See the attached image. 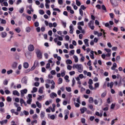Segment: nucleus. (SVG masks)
I'll list each match as a JSON object with an SVG mask.
<instances>
[{"mask_svg":"<svg viewBox=\"0 0 125 125\" xmlns=\"http://www.w3.org/2000/svg\"><path fill=\"white\" fill-rule=\"evenodd\" d=\"M23 67L25 69H28L29 68V63L27 62L23 63Z\"/></svg>","mask_w":125,"mask_h":125,"instance_id":"obj_15","label":"nucleus"},{"mask_svg":"<svg viewBox=\"0 0 125 125\" xmlns=\"http://www.w3.org/2000/svg\"><path fill=\"white\" fill-rule=\"evenodd\" d=\"M0 110L1 112V113H5V109L2 107H1L0 108Z\"/></svg>","mask_w":125,"mask_h":125,"instance_id":"obj_48","label":"nucleus"},{"mask_svg":"<svg viewBox=\"0 0 125 125\" xmlns=\"http://www.w3.org/2000/svg\"><path fill=\"white\" fill-rule=\"evenodd\" d=\"M116 104H112L110 106V109H114Z\"/></svg>","mask_w":125,"mask_h":125,"instance_id":"obj_47","label":"nucleus"},{"mask_svg":"<svg viewBox=\"0 0 125 125\" xmlns=\"http://www.w3.org/2000/svg\"><path fill=\"white\" fill-rule=\"evenodd\" d=\"M63 82V79L62 78H60L58 80V84H61Z\"/></svg>","mask_w":125,"mask_h":125,"instance_id":"obj_27","label":"nucleus"},{"mask_svg":"<svg viewBox=\"0 0 125 125\" xmlns=\"http://www.w3.org/2000/svg\"><path fill=\"white\" fill-rule=\"evenodd\" d=\"M5 93H6V94H10V91L9 90H5Z\"/></svg>","mask_w":125,"mask_h":125,"instance_id":"obj_61","label":"nucleus"},{"mask_svg":"<svg viewBox=\"0 0 125 125\" xmlns=\"http://www.w3.org/2000/svg\"><path fill=\"white\" fill-rule=\"evenodd\" d=\"M27 20L28 21H31V20H32V17L31 16H27L26 17Z\"/></svg>","mask_w":125,"mask_h":125,"instance_id":"obj_38","label":"nucleus"},{"mask_svg":"<svg viewBox=\"0 0 125 125\" xmlns=\"http://www.w3.org/2000/svg\"><path fill=\"white\" fill-rule=\"evenodd\" d=\"M86 110H87L86 107H83L82 108H81L80 111L81 112V114H84V112H85Z\"/></svg>","mask_w":125,"mask_h":125,"instance_id":"obj_10","label":"nucleus"},{"mask_svg":"<svg viewBox=\"0 0 125 125\" xmlns=\"http://www.w3.org/2000/svg\"><path fill=\"white\" fill-rule=\"evenodd\" d=\"M3 84L4 85H7V84H8V81L4 80L3 82Z\"/></svg>","mask_w":125,"mask_h":125,"instance_id":"obj_45","label":"nucleus"},{"mask_svg":"<svg viewBox=\"0 0 125 125\" xmlns=\"http://www.w3.org/2000/svg\"><path fill=\"white\" fill-rule=\"evenodd\" d=\"M88 83L89 84H92V83H93V82L92 81V80L91 79H90L89 80Z\"/></svg>","mask_w":125,"mask_h":125,"instance_id":"obj_57","label":"nucleus"},{"mask_svg":"<svg viewBox=\"0 0 125 125\" xmlns=\"http://www.w3.org/2000/svg\"><path fill=\"white\" fill-rule=\"evenodd\" d=\"M78 25H79V26H84V23L83 22V21H80L78 23Z\"/></svg>","mask_w":125,"mask_h":125,"instance_id":"obj_32","label":"nucleus"},{"mask_svg":"<svg viewBox=\"0 0 125 125\" xmlns=\"http://www.w3.org/2000/svg\"><path fill=\"white\" fill-rule=\"evenodd\" d=\"M45 116V113L44 111H41L40 117L41 119H43Z\"/></svg>","mask_w":125,"mask_h":125,"instance_id":"obj_12","label":"nucleus"},{"mask_svg":"<svg viewBox=\"0 0 125 125\" xmlns=\"http://www.w3.org/2000/svg\"><path fill=\"white\" fill-rule=\"evenodd\" d=\"M33 92H37L38 91V88L36 87L33 88Z\"/></svg>","mask_w":125,"mask_h":125,"instance_id":"obj_55","label":"nucleus"},{"mask_svg":"<svg viewBox=\"0 0 125 125\" xmlns=\"http://www.w3.org/2000/svg\"><path fill=\"white\" fill-rule=\"evenodd\" d=\"M7 36V33L6 32H2L1 33V37L2 38H5Z\"/></svg>","mask_w":125,"mask_h":125,"instance_id":"obj_22","label":"nucleus"},{"mask_svg":"<svg viewBox=\"0 0 125 125\" xmlns=\"http://www.w3.org/2000/svg\"><path fill=\"white\" fill-rule=\"evenodd\" d=\"M66 90L68 91V92H71V91H72V89L71 88V87H66Z\"/></svg>","mask_w":125,"mask_h":125,"instance_id":"obj_36","label":"nucleus"},{"mask_svg":"<svg viewBox=\"0 0 125 125\" xmlns=\"http://www.w3.org/2000/svg\"><path fill=\"white\" fill-rule=\"evenodd\" d=\"M22 81L23 83H25V84H27V79L23 78L22 79Z\"/></svg>","mask_w":125,"mask_h":125,"instance_id":"obj_39","label":"nucleus"},{"mask_svg":"<svg viewBox=\"0 0 125 125\" xmlns=\"http://www.w3.org/2000/svg\"><path fill=\"white\" fill-rule=\"evenodd\" d=\"M106 96V93L104 92L103 94H102V98H104Z\"/></svg>","mask_w":125,"mask_h":125,"instance_id":"obj_64","label":"nucleus"},{"mask_svg":"<svg viewBox=\"0 0 125 125\" xmlns=\"http://www.w3.org/2000/svg\"><path fill=\"white\" fill-rule=\"evenodd\" d=\"M13 73V70L12 69H10L7 71V75H10V74H12Z\"/></svg>","mask_w":125,"mask_h":125,"instance_id":"obj_35","label":"nucleus"},{"mask_svg":"<svg viewBox=\"0 0 125 125\" xmlns=\"http://www.w3.org/2000/svg\"><path fill=\"white\" fill-rule=\"evenodd\" d=\"M114 11L115 13V14L117 15H120V11L118 10H117V9H114Z\"/></svg>","mask_w":125,"mask_h":125,"instance_id":"obj_24","label":"nucleus"},{"mask_svg":"<svg viewBox=\"0 0 125 125\" xmlns=\"http://www.w3.org/2000/svg\"><path fill=\"white\" fill-rule=\"evenodd\" d=\"M88 108H89V109H90V110H92L93 109V105L89 104L88 105Z\"/></svg>","mask_w":125,"mask_h":125,"instance_id":"obj_58","label":"nucleus"},{"mask_svg":"<svg viewBox=\"0 0 125 125\" xmlns=\"http://www.w3.org/2000/svg\"><path fill=\"white\" fill-rule=\"evenodd\" d=\"M23 114H24L25 116H28V115H29V112H28L26 110H24Z\"/></svg>","mask_w":125,"mask_h":125,"instance_id":"obj_49","label":"nucleus"},{"mask_svg":"<svg viewBox=\"0 0 125 125\" xmlns=\"http://www.w3.org/2000/svg\"><path fill=\"white\" fill-rule=\"evenodd\" d=\"M88 101H89V103H93L94 101L93 100V98H92V97H90Z\"/></svg>","mask_w":125,"mask_h":125,"instance_id":"obj_23","label":"nucleus"},{"mask_svg":"<svg viewBox=\"0 0 125 125\" xmlns=\"http://www.w3.org/2000/svg\"><path fill=\"white\" fill-rule=\"evenodd\" d=\"M44 88V87L43 86H42L39 88V92H40V93H43V91L42 90H43Z\"/></svg>","mask_w":125,"mask_h":125,"instance_id":"obj_20","label":"nucleus"},{"mask_svg":"<svg viewBox=\"0 0 125 125\" xmlns=\"http://www.w3.org/2000/svg\"><path fill=\"white\" fill-rule=\"evenodd\" d=\"M39 25V22H35L34 23V26L35 27H38Z\"/></svg>","mask_w":125,"mask_h":125,"instance_id":"obj_63","label":"nucleus"},{"mask_svg":"<svg viewBox=\"0 0 125 125\" xmlns=\"http://www.w3.org/2000/svg\"><path fill=\"white\" fill-rule=\"evenodd\" d=\"M1 24H6V21L5 20L1 19Z\"/></svg>","mask_w":125,"mask_h":125,"instance_id":"obj_44","label":"nucleus"},{"mask_svg":"<svg viewBox=\"0 0 125 125\" xmlns=\"http://www.w3.org/2000/svg\"><path fill=\"white\" fill-rule=\"evenodd\" d=\"M39 13L41 15H43V14H44V11H43V10H39Z\"/></svg>","mask_w":125,"mask_h":125,"instance_id":"obj_40","label":"nucleus"},{"mask_svg":"<svg viewBox=\"0 0 125 125\" xmlns=\"http://www.w3.org/2000/svg\"><path fill=\"white\" fill-rule=\"evenodd\" d=\"M80 9H82V10H85L86 9V7L84 6V5H82L81 6V8Z\"/></svg>","mask_w":125,"mask_h":125,"instance_id":"obj_33","label":"nucleus"},{"mask_svg":"<svg viewBox=\"0 0 125 125\" xmlns=\"http://www.w3.org/2000/svg\"><path fill=\"white\" fill-rule=\"evenodd\" d=\"M36 64L37 65H38V63L35 62H34V64L33 65V66L31 68V69H30L31 71H34V70H35V69H36V67H37V66H35Z\"/></svg>","mask_w":125,"mask_h":125,"instance_id":"obj_11","label":"nucleus"},{"mask_svg":"<svg viewBox=\"0 0 125 125\" xmlns=\"http://www.w3.org/2000/svg\"><path fill=\"white\" fill-rule=\"evenodd\" d=\"M6 100L7 102H11L12 101V98H10V97L8 96L6 98Z\"/></svg>","mask_w":125,"mask_h":125,"instance_id":"obj_30","label":"nucleus"},{"mask_svg":"<svg viewBox=\"0 0 125 125\" xmlns=\"http://www.w3.org/2000/svg\"><path fill=\"white\" fill-rule=\"evenodd\" d=\"M65 41H69V40H70V37L68 35H66L65 36Z\"/></svg>","mask_w":125,"mask_h":125,"instance_id":"obj_54","label":"nucleus"},{"mask_svg":"<svg viewBox=\"0 0 125 125\" xmlns=\"http://www.w3.org/2000/svg\"><path fill=\"white\" fill-rule=\"evenodd\" d=\"M76 5L78 6H81V4H82L81 3V1H79V0H76Z\"/></svg>","mask_w":125,"mask_h":125,"instance_id":"obj_29","label":"nucleus"},{"mask_svg":"<svg viewBox=\"0 0 125 125\" xmlns=\"http://www.w3.org/2000/svg\"><path fill=\"white\" fill-rule=\"evenodd\" d=\"M96 7L98 9H101V6L99 4H97V5H96Z\"/></svg>","mask_w":125,"mask_h":125,"instance_id":"obj_60","label":"nucleus"},{"mask_svg":"<svg viewBox=\"0 0 125 125\" xmlns=\"http://www.w3.org/2000/svg\"><path fill=\"white\" fill-rule=\"evenodd\" d=\"M28 51H30V52L34 51V50H35V46H34V45L33 44H30L28 46Z\"/></svg>","mask_w":125,"mask_h":125,"instance_id":"obj_5","label":"nucleus"},{"mask_svg":"<svg viewBox=\"0 0 125 125\" xmlns=\"http://www.w3.org/2000/svg\"><path fill=\"white\" fill-rule=\"evenodd\" d=\"M75 74L76 72H75L74 71L69 72V75L70 76H73V75H75Z\"/></svg>","mask_w":125,"mask_h":125,"instance_id":"obj_43","label":"nucleus"},{"mask_svg":"<svg viewBox=\"0 0 125 125\" xmlns=\"http://www.w3.org/2000/svg\"><path fill=\"white\" fill-rule=\"evenodd\" d=\"M74 67H75L76 69H78V72L79 73H82L83 72V65L82 64H74Z\"/></svg>","mask_w":125,"mask_h":125,"instance_id":"obj_2","label":"nucleus"},{"mask_svg":"<svg viewBox=\"0 0 125 125\" xmlns=\"http://www.w3.org/2000/svg\"><path fill=\"white\" fill-rule=\"evenodd\" d=\"M72 63H73V62L71 60H67L66 61V64H72Z\"/></svg>","mask_w":125,"mask_h":125,"instance_id":"obj_28","label":"nucleus"},{"mask_svg":"<svg viewBox=\"0 0 125 125\" xmlns=\"http://www.w3.org/2000/svg\"><path fill=\"white\" fill-rule=\"evenodd\" d=\"M93 23H94V21H90L88 22V26H91V25L93 24Z\"/></svg>","mask_w":125,"mask_h":125,"instance_id":"obj_46","label":"nucleus"},{"mask_svg":"<svg viewBox=\"0 0 125 125\" xmlns=\"http://www.w3.org/2000/svg\"><path fill=\"white\" fill-rule=\"evenodd\" d=\"M10 51L15 52V51H16V48L14 47V48H11Z\"/></svg>","mask_w":125,"mask_h":125,"instance_id":"obj_51","label":"nucleus"},{"mask_svg":"<svg viewBox=\"0 0 125 125\" xmlns=\"http://www.w3.org/2000/svg\"><path fill=\"white\" fill-rule=\"evenodd\" d=\"M73 58L76 63H77L79 61V58H78V57L77 56H73Z\"/></svg>","mask_w":125,"mask_h":125,"instance_id":"obj_21","label":"nucleus"},{"mask_svg":"<svg viewBox=\"0 0 125 125\" xmlns=\"http://www.w3.org/2000/svg\"><path fill=\"white\" fill-rule=\"evenodd\" d=\"M86 46L88 47L89 46V44H88V39H85L83 41Z\"/></svg>","mask_w":125,"mask_h":125,"instance_id":"obj_14","label":"nucleus"},{"mask_svg":"<svg viewBox=\"0 0 125 125\" xmlns=\"http://www.w3.org/2000/svg\"><path fill=\"white\" fill-rule=\"evenodd\" d=\"M91 54L89 55V56L91 59H94V51L91 50L90 51Z\"/></svg>","mask_w":125,"mask_h":125,"instance_id":"obj_8","label":"nucleus"},{"mask_svg":"<svg viewBox=\"0 0 125 125\" xmlns=\"http://www.w3.org/2000/svg\"><path fill=\"white\" fill-rule=\"evenodd\" d=\"M54 88H55V83L54 82V81H52L51 89H54Z\"/></svg>","mask_w":125,"mask_h":125,"instance_id":"obj_18","label":"nucleus"},{"mask_svg":"<svg viewBox=\"0 0 125 125\" xmlns=\"http://www.w3.org/2000/svg\"><path fill=\"white\" fill-rule=\"evenodd\" d=\"M117 68V63L116 62H114L112 66L111 67V70H115Z\"/></svg>","mask_w":125,"mask_h":125,"instance_id":"obj_17","label":"nucleus"},{"mask_svg":"<svg viewBox=\"0 0 125 125\" xmlns=\"http://www.w3.org/2000/svg\"><path fill=\"white\" fill-rule=\"evenodd\" d=\"M15 31L17 32V33H20V32H21V29L20 28L18 27L15 29Z\"/></svg>","mask_w":125,"mask_h":125,"instance_id":"obj_41","label":"nucleus"},{"mask_svg":"<svg viewBox=\"0 0 125 125\" xmlns=\"http://www.w3.org/2000/svg\"><path fill=\"white\" fill-rule=\"evenodd\" d=\"M13 95H17V96H20V94L19 93V92H18L17 90H14L13 91Z\"/></svg>","mask_w":125,"mask_h":125,"instance_id":"obj_9","label":"nucleus"},{"mask_svg":"<svg viewBox=\"0 0 125 125\" xmlns=\"http://www.w3.org/2000/svg\"><path fill=\"white\" fill-rule=\"evenodd\" d=\"M79 13L82 17L83 16V11L82 9H79Z\"/></svg>","mask_w":125,"mask_h":125,"instance_id":"obj_25","label":"nucleus"},{"mask_svg":"<svg viewBox=\"0 0 125 125\" xmlns=\"http://www.w3.org/2000/svg\"><path fill=\"white\" fill-rule=\"evenodd\" d=\"M113 85H114V82H111L110 83H108L107 84V87H110V88L111 89V93L112 94H114V93H115V90L113 89Z\"/></svg>","mask_w":125,"mask_h":125,"instance_id":"obj_1","label":"nucleus"},{"mask_svg":"<svg viewBox=\"0 0 125 125\" xmlns=\"http://www.w3.org/2000/svg\"><path fill=\"white\" fill-rule=\"evenodd\" d=\"M98 103H99L100 106H101V105H102V104H103V101L102 100V99H101V98L98 99Z\"/></svg>","mask_w":125,"mask_h":125,"instance_id":"obj_16","label":"nucleus"},{"mask_svg":"<svg viewBox=\"0 0 125 125\" xmlns=\"http://www.w3.org/2000/svg\"><path fill=\"white\" fill-rule=\"evenodd\" d=\"M67 69L68 70H69V71H71V70H72V66H71L70 65H67Z\"/></svg>","mask_w":125,"mask_h":125,"instance_id":"obj_56","label":"nucleus"},{"mask_svg":"<svg viewBox=\"0 0 125 125\" xmlns=\"http://www.w3.org/2000/svg\"><path fill=\"white\" fill-rule=\"evenodd\" d=\"M4 106V104L2 102H0V108H2Z\"/></svg>","mask_w":125,"mask_h":125,"instance_id":"obj_50","label":"nucleus"},{"mask_svg":"<svg viewBox=\"0 0 125 125\" xmlns=\"http://www.w3.org/2000/svg\"><path fill=\"white\" fill-rule=\"evenodd\" d=\"M31 102H32V99H28L27 101V104L31 105Z\"/></svg>","mask_w":125,"mask_h":125,"instance_id":"obj_37","label":"nucleus"},{"mask_svg":"<svg viewBox=\"0 0 125 125\" xmlns=\"http://www.w3.org/2000/svg\"><path fill=\"white\" fill-rule=\"evenodd\" d=\"M50 96L51 98L53 99L54 97H57V94L54 92H52L51 94H50Z\"/></svg>","mask_w":125,"mask_h":125,"instance_id":"obj_7","label":"nucleus"},{"mask_svg":"<svg viewBox=\"0 0 125 125\" xmlns=\"http://www.w3.org/2000/svg\"><path fill=\"white\" fill-rule=\"evenodd\" d=\"M51 8H53V10L55 11H59V12H61L60 9H59V8H54V5H51Z\"/></svg>","mask_w":125,"mask_h":125,"instance_id":"obj_13","label":"nucleus"},{"mask_svg":"<svg viewBox=\"0 0 125 125\" xmlns=\"http://www.w3.org/2000/svg\"><path fill=\"white\" fill-rule=\"evenodd\" d=\"M110 2L114 7L118 6V2L117 1V0H110Z\"/></svg>","mask_w":125,"mask_h":125,"instance_id":"obj_4","label":"nucleus"},{"mask_svg":"<svg viewBox=\"0 0 125 125\" xmlns=\"http://www.w3.org/2000/svg\"><path fill=\"white\" fill-rule=\"evenodd\" d=\"M51 75H55V74H56V71H55V70H52L51 71Z\"/></svg>","mask_w":125,"mask_h":125,"instance_id":"obj_62","label":"nucleus"},{"mask_svg":"<svg viewBox=\"0 0 125 125\" xmlns=\"http://www.w3.org/2000/svg\"><path fill=\"white\" fill-rule=\"evenodd\" d=\"M12 67L13 68H16V67H17V62H14L12 65Z\"/></svg>","mask_w":125,"mask_h":125,"instance_id":"obj_42","label":"nucleus"},{"mask_svg":"<svg viewBox=\"0 0 125 125\" xmlns=\"http://www.w3.org/2000/svg\"><path fill=\"white\" fill-rule=\"evenodd\" d=\"M81 123H82V124H85V119L82 118L81 119Z\"/></svg>","mask_w":125,"mask_h":125,"instance_id":"obj_59","label":"nucleus"},{"mask_svg":"<svg viewBox=\"0 0 125 125\" xmlns=\"http://www.w3.org/2000/svg\"><path fill=\"white\" fill-rule=\"evenodd\" d=\"M62 24L63 27L66 28V26L67 25V23H66V22H64L63 21H62Z\"/></svg>","mask_w":125,"mask_h":125,"instance_id":"obj_34","label":"nucleus"},{"mask_svg":"<svg viewBox=\"0 0 125 125\" xmlns=\"http://www.w3.org/2000/svg\"><path fill=\"white\" fill-rule=\"evenodd\" d=\"M36 55L38 58H42V52H41V50L37 49L36 51Z\"/></svg>","mask_w":125,"mask_h":125,"instance_id":"obj_3","label":"nucleus"},{"mask_svg":"<svg viewBox=\"0 0 125 125\" xmlns=\"http://www.w3.org/2000/svg\"><path fill=\"white\" fill-rule=\"evenodd\" d=\"M36 105L38 108H42V104L40 103L38 101H37L36 103Z\"/></svg>","mask_w":125,"mask_h":125,"instance_id":"obj_19","label":"nucleus"},{"mask_svg":"<svg viewBox=\"0 0 125 125\" xmlns=\"http://www.w3.org/2000/svg\"><path fill=\"white\" fill-rule=\"evenodd\" d=\"M25 31L27 32V33H30L31 32V28L30 27H26Z\"/></svg>","mask_w":125,"mask_h":125,"instance_id":"obj_31","label":"nucleus"},{"mask_svg":"<svg viewBox=\"0 0 125 125\" xmlns=\"http://www.w3.org/2000/svg\"><path fill=\"white\" fill-rule=\"evenodd\" d=\"M95 88H97V87H99V83H95Z\"/></svg>","mask_w":125,"mask_h":125,"instance_id":"obj_53","label":"nucleus"},{"mask_svg":"<svg viewBox=\"0 0 125 125\" xmlns=\"http://www.w3.org/2000/svg\"><path fill=\"white\" fill-rule=\"evenodd\" d=\"M104 50L106 52H108V53H109V52H111V49H107V48H105Z\"/></svg>","mask_w":125,"mask_h":125,"instance_id":"obj_52","label":"nucleus"},{"mask_svg":"<svg viewBox=\"0 0 125 125\" xmlns=\"http://www.w3.org/2000/svg\"><path fill=\"white\" fill-rule=\"evenodd\" d=\"M102 9H103V10H104L105 12H107V9L106 8V7H105V5H102Z\"/></svg>","mask_w":125,"mask_h":125,"instance_id":"obj_26","label":"nucleus"},{"mask_svg":"<svg viewBox=\"0 0 125 125\" xmlns=\"http://www.w3.org/2000/svg\"><path fill=\"white\" fill-rule=\"evenodd\" d=\"M27 92H28V90H27V89H24L23 90H21V97H23L24 95L26 94Z\"/></svg>","mask_w":125,"mask_h":125,"instance_id":"obj_6","label":"nucleus"}]
</instances>
